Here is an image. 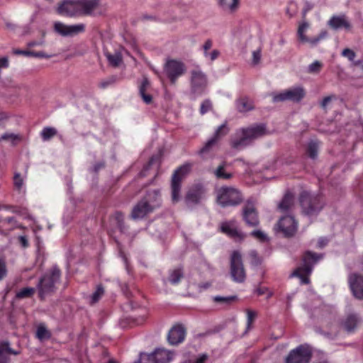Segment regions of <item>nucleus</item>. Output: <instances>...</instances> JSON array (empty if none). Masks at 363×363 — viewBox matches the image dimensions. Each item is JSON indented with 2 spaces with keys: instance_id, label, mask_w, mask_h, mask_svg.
I'll return each mask as SVG.
<instances>
[{
  "instance_id": "28",
  "label": "nucleus",
  "mask_w": 363,
  "mask_h": 363,
  "mask_svg": "<svg viewBox=\"0 0 363 363\" xmlns=\"http://www.w3.org/2000/svg\"><path fill=\"white\" fill-rule=\"evenodd\" d=\"M294 204V196L291 193H286L278 206L281 212H287L291 209Z\"/></svg>"
},
{
  "instance_id": "49",
  "label": "nucleus",
  "mask_w": 363,
  "mask_h": 363,
  "mask_svg": "<svg viewBox=\"0 0 363 363\" xmlns=\"http://www.w3.org/2000/svg\"><path fill=\"white\" fill-rule=\"evenodd\" d=\"M342 55L347 57L350 61H353L356 57L355 52L349 48L344 49Z\"/></svg>"
},
{
  "instance_id": "46",
  "label": "nucleus",
  "mask_w": 363,
  "mask_h": 363,
  "mask_svg": "<svg viewBox=\"0 0 363 363\" xmlns=\"http://www.w3.org/2000/svg\"><path fill=\"white\" fill-rule=\"evenodd\" d=\"M18 138L17 135L11 133H6L0 137L1 140H7L11 143H14Z\"/></svg>"
},
{
  "instance_id": "14",
  "label": "nucleus",
  "mask_w": 363,
  "mask_h": 363,
  "mask_svg": "<svg viewBox=\"0 0 363 363\" xmlns=\"http://www.w3.org/2000/svg\"><path fill=\"white\" fill-rule=\"evenodd\" d=\"M298 223L291 216L281 217L278 221L276 230L281 232L285 237H291L297 231Z\"/></svg>"
},
{
  "instance_id": "48",
  "label": "nucleus",
  "mask_w": 363,
  "mask_h": 363,
  "mask_svg": "<svg viewBox=\"0 0 363 363\" xmlns=\"http://www.w3.org/2000/svg\"><path fill=\"white\" fill-rule=\"evenodd\" d=\"M116 77H114V76L110 77L109 78L101 81L99 84V86L101 88L105 89L107 86H108L109 85L114 84L116 82Z\"/></svg>"
},
{
  "instance_id": "15",
  "label": "nucleus",
  "mask_w": 363,
  "mask_h": 363,
  "mask_svg": "<svg viewBox=\"0 0 363 363\" xmlns=\"http://www.w3.org/2000/svg\"><path fill=\"white\" fill-rule=\"evenodd\" d=\"M311 358V351L300 345L291 350L285 359V363H309Z\"/></svg>"
},
{
  "instance_id": "16",
  "label": "nucleus",
  "mask_w": 363,
  "mask_h": 363,
  "mask_svg": "<svg viewBox=\"0 0 363 363\" xmlns=\"http://www.w3.org/2000/svg\"><path fill=\"white\" fill-rule=\"evenodd\" d=\"M54 30L63 37L73 36L85 30V25L84 23H78L74 25H66L62 22L57 21L54 23Z\"/></svg>"
},
{
  "instance_id": "61",
  "label": "nucleus",
  "mask_w": 363,
  "mask_h": 363,
  "mask_svg": "<svg viewBox=\"0 0 363 363\" xmlns=\"http://www.w3.org/2000/svg\"><path fill=\"white\" fill-rule=\"evenodd\" d=\"M14 53L30 57L31 56L32 51L17 50L14 51Z\"/></svg>"
},
{
  "instance_id": "35",
  "label": "nucleus",
  "mask_w": 363,
  "mask_h": 363,
  "mask_svg": "<svg viewBox=\"0 0 363 363\" xmlns=\"http://www.w3.org/2000/svg\"><path fill=\"white\" fill-rule=\"evenodd\" d=\"M228 133V128L226 125V123H223L220 125L215 131L213 135L212 136V139L215 140L216 143H218V141L227 135Z\"/></svg>"
},
{
  "instance_id": "62",
  "label": "nucleus",
  "mask_w": 363,
  "mask_h": 363,
  "mask_svg": "<svg viewBox=\"0 0 363 363\" xmlns=\"http://www.w3.org/2000/svg\"><path fill=\"white\" fill-rule=\"evenodd\" d=\"M44 44V40H41L39 41H30L28 43V47L40 46Z\"/></svg>"
},
{
  "instance_id": "26",
  "label": "nucleus",
  "mask_w": 363,
  "mask_h": 363,
  "mask_svg": "<svg viewBox=\"0 0 363 363\" xmlns=\"http://www.w3.org/2000/svg\"><path fill=\"white\" fill-rule=\"evenodd\" d=\"M150 82L146 78L143 79L139 86V94L143 101L147 104H150L152 101V96L150 92Z\"/></svg>"
},
{
  "instance_id": "60",
  "label": "nucleus",
  "mask_w": 363,
  "mask_h": 363,
  "mask_svg": "<svg viewBox=\"0 0 363 363\" xmlns=\"http://www.w3.org/2000/svg\"><path fill=\"white\" fill-rule=\"evenodd\" d=\"M332 96H326L325 97L323 101H321V106L323 108H325L328 106V104L331 101Z\"/></svg>"
},
{
  "instance_id": "7",
  "label": "nucleus",
  "mask_w": 363,
  "mask_h": 363,
  "mask_svg": "<svg viewBox=\"0 0 363 363\" xmlns=\"http://www.w3.org/2000/svg\"><path fill=\"white\" fill-rule=\"evenodd\" d=\"M359 322V318L357 315L350 314L342 321L340 325L338 323H332L329 326V330L325 333V335L331 339L337 337L339 334L340 326H342L346 332L352 333L357 328Z\"/></svg>"
},
{
  "instance_id": "39",
  "label": "nucleus",
  "mask_w": 363,
  "mask_h": 363,
  "mask_svg": "<svg viewBox=\"0 0 363 363\" xmlns=\"http://www.w3.org/2000/svg\"><path fill=\"white\" fill-rule=\"evenodd\" d=\"M36 336L40 340H48L50 337V333L44 325H39L37 328Z\"/></svg>"
},
{
  "instance_id": "43",
  "label": "nucleus",
  "mask_w": 363,
  "mask_h": 363,
  "mask_svg": "<svg viewBox=\"0 0 363 363\" xmlns=\"http://www.w3.org/2000/svg\"><path fill=\"white\" fill-rule=\"evenodd\" d=\"M249 259L250 264L254 266H257L261 264L262 259L259 257L255 250H251L249 252Z\"/></svg>"
},
{
  "instance_id": "64",
  "label": "nucleus",
  "mask_w": 363,
  "mask_h": 363,
  "mask_svg": "<svg viewBox=\"0 0 363 363\" xmlns=\"http://www.w3.org/2000/svg\"><path fill=\"white\" fill-rule=\"evenodd\" d=\"M267 291H268V289L267 288H261V289H257L256 290V292L258 295H262V294H265Z\"/></svg>"
},
{
  "instance_id": "27",
  "label": "nucleus",
  "mask_w": 363,
  "mask_h": 363,
  "mask_svg": "<svg viewBox=\"0 0 363 363\" xmlns=\"http://www.w3.org/2000/svg\"><path fill=\"white\" fill-rule=\"evenodd\" d=\"M11 354L16 355L18 352L13 350L10 347L9 342H2L0 345V363H9V355Z\"/></svg>"
},
{
  "instance_id": "18",
  "label": "nucleus",
  "mask_w": 363,
  "mask_h": 363,
  "mask_svg": "<svg viewBox=\"0 0 363 363\" xmlns=\"http://www.w3.org/2000/svg\"><path fill=\"white\" fill-rule=\"evenodd\" d=\"M185 337V328L182 324H176L169 330L167 340L169 344L177 345L184 340Z\"/></svg>"
},
{
  "instance_id": "13",
  "label": "nucleus",
  "mask_w": 363,
  "mask_h": 363,
  "mask_svg": "<svg viewBox=\"0 0 363 363\" xmlns=\"http://www.w3.org/2000/svg\"><path fill=\"white\" fill-rule=\"evenodd\" d=\"M164 72L172 84H175L179 77L186 72L185 65L179 60H167L164 65Z\"/></svg>"
},
{
  "instance_id": "24",
  "label": "nucleus",
  "mask_w": 363,
  "mask_h": 363,
  "mask_svg": "<svg viewBox=\"0 0 363 363\" xmlns=\"http://www.w3.org/2000/svg\"><path fill=\"white\" fill-rule=\"evenodd\" d=\"M182 182L176 177H172L170 190L172 203H177L182 199Z\"/></svg>"
},
{
  "instance_id": "1",
  "label": "nucleus",
  "mask_w": 363,
  "mask_h": 363,
  "mask_svg": "<svg viewBox=\"0 0 363 363\" xmlns=\"http://www.w3.org/2000/svg\"><path fill=\"white\" fill-rule=\"evenodd\" d=\"M162 203L160 189L148 191L147 194L134 206L131 217L133 219L143 218L147 214L159 208Z\"/></svg>"
},
{
  "instance_id": "44",
  "label": "nucleus",
  "mask_w": 363,
  "mask_h": 363,
  "mask_svg": "<svg viewBox=\"0 0 363 363\" xmlns=\"http://www.w3.org/2000/svg\"><path fill=\"white\" fill-rule=\"evenodd\" d=\"M322 67V63L315 60L308 66V72L311 74H318L320 71Z\"/></svg>"
},
{
  "instance_id": "36",
  "label": "nucleus",
  "mask_w": 363,
  "mask_h": 363,
  "mask_svg": "<svg viewBox=\"0 0 363 363\" xmlns=\"http://www.w3.org/2000/svg\"><path fill=\"white\" fill-rule=\"evenodd\" d=\"M217 144L214 139L210 138L199 150V155L205 157L206 155L213 150V147H216Z\"/></svg>"
},
{
  "instance_id": "32",
  "label": "nucleus",
  "mask_w": 363,
  "mask_h": 363,
  "mask_svg": "<svg viewBox=\"0 0 363 363\" xmlns=\"http://www.w3.org/2000/svg\"><path fill=\"white\" fill-rule=\"evenodd\" d=\"M213 174L218 179L228 180L233 177V174L226 172V162H223L219 164L214 170Z\"/></svg>"
},
{
  "instance_id": "53",
  "label": "nucleus",
  "mask_w": 363,
  "mask_h": 363,
  "mask_svg": "<svg viewBox=\"0 0 363 363\" xmlns=\"http://www.w3.org/2000/svg\"><path fill=\"white\" fill-rule=\"evenodd\" d=\"M251 235L260 241H264L267 240V235L262 231L259 230L252 231Z\"/></svg>"
},
{
  "instance_id": "58",
  "label": "nucleus",
  "mask_w": 363,
  "mask_h": 363,
  "mask_svg": "<svg viewBox=\"0 0 363 363\" xmlns=\"http://www.w3.org/2000/svg\"><path fill=\"white\" fill-rule=\"evenodd\" d=\"M18 240L23 247H27L28 246V241L26 236H24V235L19 236Z\"/></svg>"
},
{
  "instance_id": "8",
  "label": "nucleus",
  "mask_w": 363,
  "mask_h": 363,
  "mask_svg": "<svg viewBox=\"0 0 363 363\" xmlns=\"http://www.w3.org/2000/svg\"><path fill=\"white\" fill-rule=\"evenodd\" d=\"M191 91L194 94H203L208 84V78L201 68L196 65L190 71Z\"/></svg>"
},
{
  "instance_id": "6",
  "label": "nucleus",
  "mask_w": 363,
  "mask_h": 363,
  "mask_svg": "<svg viewBox=\"0 0 363 363\" xmlns=\"http://www.w3.org/2000/svg\"><path fill=\"white\" fill-rule=\"evenodd\" d=\"M217 201L223 207L237 206L242 201L240 191L232 186H222L216 191Z\"/></svg>"
},
{
  "instance_id": "19",
  "label": "nucleus",
  "mask_w": 363,
  "mask_h": 363,
  "mask_svg": "<svg viewBox=\"0 0 363 363\" xmlns=\"http://www.w3.org/2000/svg\"><path fill=\"white\" fill-rule=\"evenodd\" d=\"M308 27H309L308 23L307 22H303V23H301L299 26V27L298 28L297 35H298L299 40L302 43H310L311 45L314 46V45H317L320 40L325 38L328 35V33L326 31H322L318 35V36L313 38H308L305 35V32L308 28Z\"/></svg>"
},
{
  "instance_id": "10",
  "label": "nucleus",
  "mask_w": 363,
  "mask_h": 363,
  "mask_svg": "<svg viewBox=\"0 0 363 363\" xmlns=\"http://www.w3.org/2000/svg\"><path fill=\"white\" fill-rule=\"evenodd\" d=\"M230 275L237 283H242L246 278L242 256L238 251H233L230 257Z\"/></svg>"
},
{
  "instance_id": "4",
  "label": "nucleus",
  "mask_w": 363,
  "mask_h": 363,
  "mask_svg": "<svg viewBox=\"0 0 363 363\" xmlns=\"http://www.w3.org/2000/svg\"><path fill=\"white\" fill-rule=\"evenodd\" d=\"M300 203L303 213L312 216L318 214L323 206L321 197L303 191L300 195Z\"/></svg>"
},
{
  "instance_id": "3",
  "label": "nucleus",
  "mask_w": 363,
  "mask_h": 363,
  "mask_svg": "<svg viewBox=\"0 0 363 363\" xmlns=\"http://www.w3.org/2000/svg\"><path fill=\"white\" fill-rule=\"evenodd\" d=\"M60 277V269L56 267H53L50 272H47L40 279L37 289L41 299H44L46 296L55 291L56 289L55 285L59 282Z\"/></svg>"
},
{
  "instance_id": "38",
  "label": "nucleus",
  "mask_w": 363,
  "mask_h": 363,
  "mask_svg": "<svg viewBox=\"0 0 363 363\" xmlns=\"http://www.w3.org/2000/svg\"><path fill=\"white\" fill-rule=\"evenodd\" d=\"M183 277V272L180 269H176L172 270L169 277V281L172 284H177L181 279Z\"/></svg>"
},
{
  "instance_id": "25",
  "label": "nucleus",
  "mask_w": 363,
  "mask_h": 363,
  "mask_svg": "<svg viewBox=\"0 0 363 363\" xmlns=\"http://www.w3.org/2000/svg\"><path fill=\"white\" fill-rule=\"evenodd\" d=\"M220 229L223 233L234 238H242V233L238 230L234 221L225 222L221 224Z\"/></svg>"
},
{
  "instance_id": "33",
  "label": "nucleus",
  "mask_w": 363,
  "mask_h": 363,
  "mask_svg": "<svg viewBox=\"0 0 363 363\" xmlns=\"http://www.w3.org/2000/svg\"><path fill=\"white\" fill-rule=\"evenodd\" d=\"M104 55L109 65L114 67H118L122 63V55L118 51H115L113 53L105 52Z\"/></svg>"
},
{
  "instance_id": "47",
  "label": "nucleus",
  "mask_w": 363,
  "mask_h": 363,
  "mask_svg": "<svg viewBox=\"0 0 363 363\" xmlns=\"http://www.w3.org/2000/svg\"><path fill=\"white\" fill-rule=\"evenodd\" d=\"M220 55V52L218 50H213L211 52H204L203 55L206 59L211 61H214Z\"/></svg>"
},
{
  "instance_id": "59",
  "label": "nucleus",
  "mask_w": 363,
  "mask_h": 363,
  "mask_svg": "<svg viewBox=\"0 0 363 363\" xmlns=\"http://www.w3.org/2000/svg\"><path fill=\"white\" fill-rule=\"evenodd\" d=\"M212 45H213V43H212L211 40L208 39V40H206L203 45V52H208V50H210L211 48Z\"/></svg>"
},
{
  "instance_id": "45",
  "label": "nucleus",
  "mask_w": 363,
  "mask_h": 363,
  "mask_svg": "<svg viewBox=\"0 0 363 363\" xmlns=\"http://www.w3.org/2000/svg\"><path fill=\"white\" fill-rule=\"evenodd\" d=\"M212 108V103L209 99L203 101L201 105L200 113L203 115L208 112Z\"/></svg>"
},
{
  "instance_id": "22",
  "label": "nucleus",
  "mask_w": 363,
  "mask_h": 363,
  "mask_svg": "<svg viewBox=\"0 0 363 363\" xmlns=\"http://www.w3.org/2000/svg\"><path fill=\"white\" fill-rule=\"evenodd\" d=\"M243 219L250 226H257L259 224L257 213L252 202H247L243 208Z\"/></svg>"
},
{
  "instance_id": "21",
  "label": "nucleus",
  "mask_w": 363,
  "mask_h": 363,
  "mask_svg": "<svg viewBox=\"0 0 363 363\" xmlns=\"http://www.w3.org/2000/svg\"><path fill=\"white\" fill-rule=\"evenodd\" d=\"M57 12L61 15L70 17L81 14L79 0L65 1L59 6Z\"/></svg>"
},
{
  "instance_id": "42",
  "label": "nucleus",
  "mask_w": 363,
  "mask_h": 363,
  "mask_svg": "<svg viewBox=\"0 0 363 363\" xmlns=\"http://www.w3.org/2000/svg\"><path fill=\"white\" fill-rule=\"evenodd\" d=\"M216 303L227 306L235 299V296H216L213 298Z\"/></svg>"
},
{
  "instance_id": "5",
  "label": "nucleus",
  "mask_w": 363,
  "mask_h": 363,
  "mask_svg": "<svg viewBox=\"0 0 363 363\" xmlns=\"http://www.w3.org/2000/svg\"><path fill=\"white\" fill-rule=\"evenodd\" d=\"M321 258V256L315 253L308 252L303 258L302 266L297 268L291 274L292 277H298L301 283L306 284L309 283L308 276L311 274L313 265Z\"/></svg>"
},
{
  "instance_id": "57",
  "label": "nucleus",
  "mask_w": 363,
  "mask_h": 363,
  "mask_svg": "<svg viewBox=\"0 0 363 363\" xmlns=\"http://www.w3.org/2000/svg\"><path fill=\"white\" fill-rule=\"evenodd\" d=\"M208 356L206 354H201L198 356L194 363H206Z\"/></svg>"
},
{
  "instance_id": "20",
  "label": "nucleus",
  "mask_w": 363,
  "mask_h": 363,
  "mask_svg": "<svg viewBox=\"0 0 363 363\" xmlns=\"http://www.w3.org/2000/svg\"><path fill=\"white\" fill-rule=\"evenodd\" d=\"M348 281L353 295L358 299H363V277L353 273L350 274Z\"/></svg>"
},
{
  "instance_id": "55",
  "label": "nucleus",
  "mask_w": 363,
  "mask_h": 363,
  "mask_svg": "<svg viewBox=\"0 0 363 363\" xmlns=\"http://www.w3.org/2000/svg\"><path fill=\"white\" fill-rule=\"evenodd\" d=\"M31 56L35 57H41V58H47V59L52 57V55L46 54L44 52H33V51H32Z\"/></svg>"
},
{
  "instance_id": "37",
  "label": "nucleus",
  "mask_w": 363,
  "mask_h": 363,
  "mask_svg": "<svg viewBox=\"0 0 363 363\" xmlns=\"http://www.w3.org/2000/svg\"><path fill=\"white\" fill-rule=\"evenodd\" d=\"M35 291V289L33 287H26L19 290L16 294V298L18 299H22L25 298L31 297Z\"/></svg>"
},
{
  "instance_id": "17",
  "label": "nucleus",
  "mask_w": 363,
  "mask_h": 363,
  "mask_svg": "<svg viewBox=\"0 0 363 363\" xmlns=\"http://www.w3.org/2000/svg\"><path fill=\"white\" fill-rule=\"evenodd\" d=\"M205 189L202 184H198L193 186L187 191L185 196V201L188 205L199 203L204 197Z\"/></svg>"
},
{
  "instance_id": "9",
  "label": "nucleus",
  "mask_w": 363,
  "mask_h": 363,
  "mask_svg": "<svg viewBox=\"0 0 363 363\" xmlns=\"http://www.w3.org/2000/svg\"><path fill=\"white\" fill-rule=\"evenodd\" d=\"M174 353L164 349H156L151 354L141 352L140 358L134 363H169L173 359Z\"/></svg>"
},
{
  "instance_id": "2",
  "label": "nucleus",
  "mask_w": 363,
  "mask_h": 363,
  "mask_svg": "<svg viewBox=\"0 0 363 363\" xmlns=\"http://www.w3.org/2000/svg\"><path fill=\"white\" fill-rule=\"evenodd\" d=\"M267 134L266 126L264 124L255 125L247 128L237 130L235 137L232 139V147L240 150L247 146L250 143Z\"/></svg>"
},
{
  "instance_id": "30",
  "label": "nucleus",
  "mask_w": 363,
  "mask_h": 363,
  "mask_svg": "<svg viewBox=\"0 0 363 363\" xmlns=\"http://www.w3.org/2000/svg\"><path fill=\"white\" fill-rule=\"evenodd\" d=\"M236 108L239 112L245 113L254 108L253 101L247 97H242L236 101Z\"/></svg>"
},
{
  "instance_id": "11",
  "label": "nucleus",
  "mask_w": 363,
  "mask_h": 363,
  "mask_svg": "<svg viewBox=\"0 0 363 363\" xmlns=\"http://www.w3.org/2000/svg\"><path fill=\"white\" fill-rule=\"evenodd\" d=\"M81 14L98 16L104 14L106 9L101 0H79Z\"/></svg>"
},
{
  "instance_id": "54",
  "label": "nucleus",
  "mask_w": 363,
  "mask_h": 363,
  "mask_svg": "<svg viewBox=\"0 0 363 363\" xmlns=\"http://www.w3.org/2000/svg\"><path fill=\"white\" fill-rule=\"evenodd\" d=\"M7 274L6 263L4 261L0 259V281L2 280Z\"/></svg>"
},
{
  "instance_id": "29",
  "label": "nucleus",
  "mask_w": 363,
  "mask_h": 363,
  "mask_svg": "<svg viewBox=\"0 0 363 363\" xmlns=\"http://www.w3.org/2000/svg\"><path fill=\"white\" fill-rule=\"evenodd\" d=\"M193 164L189 162L184 163L178 167L173 173L172 177H176L182 182L183 179L191 172Z\"/></svg>"
},
{
  "instance_id": "12",
  "label": "nucleus",
  "mask_w": 363,
  "mask_h": 363,
  "mask_svg": "<svg viewBox=\"0 0 363 363\" xmlns=\"http://www.w3.org/2000/svg\"><path fill=\"white\" fill-rule=\"evenodd\" d=\"M306 92L303 87L296 86L286 89L273 96V101L274 103L291 101L294 102H299L305 96Z\"/></svg>"
},
{
  "instance_id": "56",
  "label": "nucleus",
  "mask_w": 363,
  "mask_h": 363,
  "mask_svg": "<svg viewBox=\"0 0 363 363\" xmlns=\"http://www.w3.org/2000/svg\"><path fill=\"white\" fill-rule=\"evenodd\" d=\"M4 220L6 221L8 223H11L13 225L12 228H23V227L21 225H18L17 223L13 217L7 218Z\"/></svg>"
},
{
  "instance_id": "63",
  "label": "nucleus",
  "mask_w": 363,
  "mask_h": 363,
  "mask_svg": "<svg viewBox=\"0 0 363 363\" xmlns=\"http://www.w3.org/2000/svg\"><path fill=\"white\" fill-rule=\"evenodd\" d=\"M9 66V61L6 57L0 59V67H7Z\"/></svg>"
},
{
  "instance_id": "52",
  "label": "nucleus",
  "mask_w": 363,
  "mask_h": 363,
  "mask_svg": "<svg viewBox=\"0 0 363 363\" xmlns=\"http://www.w3.org/2000/svg\"><path fill=\"white\" fill-rule=\"evenodd\" d=\"M14 185L18 189H20L23 184V179L21 177L19 173H16L13 178Z\"/></svg>"
},
{
  "instance_id": "34",
  "label": "nucleus",
  "mask_w": 363,
  "mask_h": 363,
  "mask_svg": "<svg viewBox=\"0 0 363 363\" xmlns=\"http://www.w3.org/2000/svg\"><path fill=\"white\" fill-rule=\"evenodd\" d=\"M57 133L56 128L53 127H44L40 132V136L43 141H48L55 136Z\"/></svg>"
},
{
  "instance_id": "50",
  "label": "nucleus",
  "mask_w": 363,
  "mask_h": 363,
  "mask_svg": "<svg viewBox=\"0 0 363 363\" xmlns=\"http://www.w3.org/2000/svg\"><path fill=\"white\" fill-rule=\"evenodd\" d=\"M261 60V49L258 48L252 52V64L257 65Z\"/></svg>"
},
{
  "instance_id": "23",
  "label": "nucleus",
  "mask_w": 363,
  "mask_h": 363,
  "mask_svg": "<svg viewBox=\"0 0 363 363\" xmlns=\"http://www.w3.org/2000/svg\"><path fill=\"white\" fill-rule=\"evenodd\" d=\"M328 24L334 30H338L340 28L350 30L351 28V24L347 21L345 15L332 16L328 21Z\"/></svg>"
},
{
  "instance_id": "41",
  "label": "nucleus",
  "mask_w": 363,
  "mask_h": 363,
  "mask_svg": "<svg viewBox=\"0 0 363 363\" xmlns=\"http://www.w3.org/2000/svg\"><path fill=\"white\" fill-rule=\"evenodd\" d=\"M318 143L316 141H311L308 146V153L311 158L315 159L318 156Z\"/></svg>"
},
{
  "instance_id": "31",
  "label": "nucleus",
  "mask_w": 363,
  "mask_h": 363,
  "mask_svg": "<svg viewBox=\"0 0 363 363\" xmlns=\"http://www.w3.org/2000/svg\"><path fill=\"white\" fill-rule=\"evenodd\" d=\"M218 6L225 11L235 12L239 6V0H217Z\"/></svg>"
},
{
  "instance_id": "40",
  "label": "nucleus",
  "mask_w": 363,
  "mask_h": 363,
  "mask_svg": "<svg viewBox=\"0 0 363 363\" xmlns=\"http://www.w3.org/2000/svg\"><path fill=\"white\" fill-rule=\"evenodd\" d=\"M104 294V289L101 285H99L96 287V291L93 293V294L90 297V302L91 304H94L99 301V299Z\"/></svg>"
},
{
  "instance_id": "51",
  "label": "nucleus",
  "mask_w": 363,
  "mask_h": 363,
  "mask_svg": "<svg viewBox=\"0 0 363 363\" xmlns=\"http://www.w3.org/2000/svg\"><path fill=\"white\" fill-rule=\"evenodd\" d=\"M247 328H250L251 327V325L255 320V318L257 316V313L251 310L247 311Z\"/></svg>"
}]
</instances>
